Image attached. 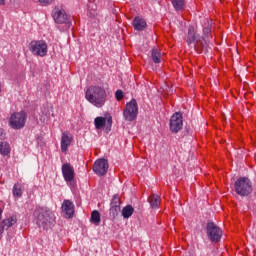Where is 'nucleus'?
Returning <instances> with one entry per match:
<instances>
[{"instance_id":"nucleus-1","label":"nucleus","mask_w":256,"mask_h":256,"mask_svg":"<svg viewBox=\"0 0 256 256\" xmlns=\"http://www.w3.org/2000/svg\"><path fill=\"white\" fill-rule=\"evenodd\" d=\"M85 97L95 107H103L106 103L107 92L105 87H101V85H90L86 89Z\"/></svg>"},{"instance_id":"nucleus-2","label":"nucleus","mask_w":256,"mask_h":256,"mask_svg":"<svg viewBox=\"0 0 256 256\" xmlns=\"http://www.w3.org/2000/svg\"><path fill=\"white\" fill-rule=\"evenodd\" d=\"M34 216L37 218V225L44 230H48L56 220L55 213L49 208H38L35 210Z\"/></svg>"},{"instance_id":"nucleus-3","label":"nucleus","mask_w":256,"mask_h":256,"mask_svg":"<svg viewBox=\"0 0 256 256\" xmlns=\"http://www.w3.org/2000/svg\"><path fill=\"white\" fill-rule=\"evenodd\" d=\"M28 114L26 111H13L9 116V125L12 129H22L26 125Z\"/></svg>"},{"instance_id":"nucleus-4","label":"nucleus","mask_w":256,"mask_h":256,"mask_svg":"<svg viewBox=\"0 0 256 256\" xmlns=\"http://www.w3.org/2000/svg\"><path fill=\"white\" fill-rule=\"evenodd\" d=\"M252 189V182L249 178H239V180L235 182V192L239 196H249Z\"/></svg>"},{"instance_id":"nucleus-5","label":"nucleus","mask_w":256,"mask_h":256,"mask_svg":"<svg viewBox=\"0 0 256 256\" xmlns=\"http://www.w3.org/2000/svg\"><path fill=\"white\" fill-rule=\"evenodd\" d=\"M29 49L33 55L45 57L48 53V44L43 40H33L29 43Z\"/></svg>"},{"instance_id":"nucleus-6","label":"nucleus","mask_w":256,"mask_h":256,"mask_svg":"<svg viewBox=\"0 0 256 256\" xmlns=\"http://www.w3.org/2000/svg\"><path fill=\"white\" fill-rule=\"evenodd\" d=\"M123 115L127 121H133L138 115V103L136 99H131L123 110Z\"/></svg>"},{"instance_id":"nucleus-7","label":"nucleus","mask_w":256,"mask_h":256,"mask_svg":"<svg viewBox=\"0 0 256 256\" xmlns=\"http://www.w3.org/2000/svg\"><path fill=\"white\" fill-rule=\"evenodd\" d=\"M207 236L211 242H219L223 236V232L219 226L214 224V222H209L207 224Z\"/></svg>"},{"instance_id":"nucleus-8","label":"nucleus","mask_w":256,"mask_h":256,"mask_svg":"<svg viewBox=\"0 0 256 256\" xmlns=\"http://www.w3.org/2000/svg\"><path fill=\"white\" fill-rule=\"evenodd\" d=\"M52 17L55 23H64L66 27H70L69 15H67L63 7H55L52 11Z\"/></svg>"},{"instance_id":"nucleus-9","label":"nucleus","mask_w":256,"mask_h":256,"mask_svg":"<svg viewBox=\"0 0 256 256\" xmlns=\"http://www.w3.org/2000/svg\"><path fill=\"white\" fill-rule=\"evenodd\" d=\"M183 127L182 113L176 112L170 117V130L174 133H178Z\"/></svg>"},{"instance_id":"nucleus-10","label":"nucleus","mask_w":256,"mask_h":256,"mask_svg":"<svg viewBox=\"0 0 256 256\" xmlns=\"http://www.w3.org/2000/svg\"><path fill=\"white\" fill-rule=\"evenodd\" d=\"M109 169V164L105 158H100V160H96L93 166V170L97 175H105Z\"/></svg>"},{"instance_id":"nucleus-11","label":"nucleus","mask_w":256,"mask_h":256,"mask_svg":"<svg viewBox=\"0 0 256 256\" xmlns=\"http://www.w3.org/2000/svg\"><path fill=\"white\" fill-rule=\"evenodd\" d=\"M73 143V135L69 131H63L61 135V151L67 153L69 146Z\"/></svg>"},{"instance_id":"nucleus-12","label":"nucleus","mask_w":256,"mask_h":256,"mask_svg":"<svg viewBox=\"0 0 256 256\" xmlns=\"http://www.w3.org/2000/svg\"><path fill=\"white\" fill-rule=\"evenodd\" d=\"M62 212L66 218H73L75 214V206L71 200H64L62 204Z\"/></svg>"},{"instance_id":"nucleus-13","label":"nucleus","mask_w":256,"mask_h":256,"mask_svg":"<svg viewBox=\"0 0 256 256\" xmlns=\"http://www.w3.org/2000/svg\"><path fill=\"white\" fill-rule=\"evenodd\" d=\"M62 173L65 181H73L75 177V170L71 164H63Z\"/></svg>"},{"instance_id":"nucleus-14","label":"nucleus","mask_w":256,"mask_h":256,"mask_svg":"<svg viewBox=\"0 0 256 256\" xmlns=\"http://www.w3.org/2000/svg\"><path fill=\"white\" fill-rule=\"evenodd\" d=\"M120 204H121V202H120L119 196H114L112 198L111 208H110V215L113 216V218L118 216V214L121 210Z\"/></svg>"},{"instance_id":"nucleus-15","label":"nucleus","mask_w":256,"mask_h":256,"mask_svg":"<svg viewBox=\"0 0 256 256\" xmlns=\"http://www.w3.org/2000/svg\"><path fill=\"white\" fill-rule=\"evenodd\" d=\"M17 222L16 216H9V218H6L3 220L1 226H0V240L2 238V234L5 229L11 228V226H14Z\"/></svg>"},{"instance_id":"nucleus-16","label":"nucleus","mask_w":256,"mask_h":256,"mask_svg":"<svg viewBox=\"0 0 256 256\" xmlns=\"http://www.w3.org/2000/svg\"><path fill=\"white\" fill-rule=\"evenodd\" d=\"M106 121H107V123H109L111 125L112 117H103V116L95 117L94 125H95L96 129H103V127H105V125H106Z\"/></svg>"},{"instance_id":"nucleus-17","label":"nucleus","mask_w":256,"mask_h":256,"mask_svg":"<svg viewBox=\"0 0 256 256\" xmlns=\"http://www.w3.org/2000/svg\"><path fill=\"white\" fill-rule=\"evenodd\" d=\"M133 27L137 31H143L147 27V21L143 19V17H140V16L135 17L133 19Z\"/></svg>"},{"instance_id":"nucleus-18","label":"nucleus","mask_w":256,"mask_h":256,"mask_svg":"<svg viewBox=\"0 0 256 256\" xmlns=\"http://www.w3.org/2000/svg\"><path fill=\"white\" fill-rule=\"evenodd\" d=\"M12 151V147L8 141H1L0 143V154L3 157H10V153Z\"/></svg>"},{"instance_id":"nucleus-19","label":"nucleus","mask_w":256,"mask_h":256,"mask_svg":"<svg viewBox=\"0 0 256 256\" xmlns=\"http://www.w3.org/2000/svg\"><path fill=\"white\" fill-rule=\"evenodd\" d=\"M196 39H197V33H196V31H195V27L190 26V27L188 28V37H187V41H188L189 44H190V43H195Z\"/></svg>"},{"instance_id":"nucleus-20","label":"nucleus","mask_w":256,"mask_h":256,"mask_svg":"<svg viewBox=\"0 0 256 256\" xmlns=\"http://www.w3.org/2000/svg\"><path fill=\"white\" fill-rule=\"evenodd\" d=\"M90 221L92 224H95V226H99V224H101V214L98 210H94L92 212Z\"/></svg>"},{"instance_id":"nucleus-21","label":"nucleus","mask_w":256,"mask_h":256,"mask_svg":"<svg viewBox=\"0 0 256 256\" xmlns=\"http://www.w3.org/2000/svg\"><path fill=\"white\" fill-rule=\"evenodd\" d=\"M41 112H42V115H44L43 121H46V119H49L51 115H53V107L50 105H47V107H43L41 109Z\"/></svg>"},{"instance_id":"nucleus-22","label":"nucleus","mask_w":256,"mask_h":256,"mask_svg":"<svg viewBox=\"0 0 256 256\" xmlns=\"http://www.w3.org/2000/svg\"><path fill=\"white\" fill-rule=\"evenodd\" d=\"M23 193L22 184H14L12 194L15 198H21Z\"/></svg>"},{"instance_id":"nucleus-23","label":"nucleus","mask_w":256,"mask_h":256,"mask_svg":"<svg viewBox=\"0 0 256 256\" xmlns=\"http://www.w3.org/2000/svg\"><path fill=\"white\" fill-rule=\"evenodd\" d=\"M149 202L152 208H158L161 204V198L160 196H157L156 194H154L149 198Z\"/></svg>"},{"instance_id":"nucleus-24","label":"nucleus","mask_w":256,"mask_h":256,"mask_svg":"<svg viewBox=\"0 0 256 256\" xmlns=\"http://www.w3.org/2000/svg\"><path fill=\"white\" fill-rule=\"evenodd\" d=\"M152 59L154 63H161L162 55L160 49L154 48L152 49Z\"/></svg>"},{"instance_id":"nucleus-25","label":"nucleus","mask_w":256,"mask_h":256,"mask_svg":"<svg viewBox=\"0 0 256 256\" xmlns=\"http://www.w3.org/2000/svg\"><path fill=\"white\" fill-rule=\"evenodd\" d=\"M172 5L176 11H181L185 8L186 3L185 0H172Z\"/></svg>"},{"instance_id":"nucleus-26","label":"nucleus","mask_w":256,"mask_h":256,"mask_svg":"<svg viewBox=\"0 0 256 256\" xmlns=\"http://www.w3.org/2000/svg\"><path fill=\"white\" fill-rule=\"evenodd\" d=\"M133 213H134V208H132V206H126L122 210L123 218H130Z\"/></svg>"},{"instance_id":"nucleus-27","label":"nucleus","mask_w":256,"mask_h":256,"mask_svg":"<svg viewBox=\"0 0 256 256\" xmlns=\"http://www.w3.org/2000/svg\"><path fill=\"white\" fill-rule=\"evenodd\" d=\"M116 99L118 101H120L121 99H123L124 97V93L122 91V89H117L116 93H115Z\"/></svg>"},{"instance_id":"nucleus-28","label":"nucleus","mask_w":256,"mask_h":256,"mask_svg":"<svg viewBox=\"0 0 256 256\" xmlns=\"http://www.w3.org/2000/svg\"><path fill=\"white\" fill-rule=\"evenodd\" d=\"M40 5H50V3L53 2V0H38Z\"/></svg>"},{"instance_id":"nucleus-29","label":"nucleus","mask_w":256,"mask_h":256,"mask_svg":"<svg viewBox=\"0 0 256 256\" xmlns=\"http://www.w3.org/2000/svg\"><path fill=\"white\" fill-rule=\"evenodd\" d=\"M5 137H6V134L4 132V129H0V141L2 142L3 139H5Z\"/></svg>"},{"instance_id":"nucleus-30","label":"nucleus","mask_w":256,"mask_h":256,"mask_svg":"<svg viewBox=\"0 0 256 256\" xmlns=\"http://www.w3.org/2000/svg\"><path fill=\"white\" fill-rule=\"evenodd\" d=\"M5 3H6V0H0V7H1L2 5H5Z\"/></svg>"},{"instance_id":"nucleus-31","label":"nucleus","mask_w":256,"mask_h":256,"mask_svg":"<svg viewBox=\"0 0 256 256\" xmlns=\"http://www.w3.org/2000/svg\"><path fill=\"white\" fill-rule=\"evenodd\" d=\"M211 29H209V27H207V29H204V33H210Z\"/></svg>"},{"instance_id":"nucleus-32","label":"nucleus","mask_w":256,"mask_h":256,"mask_svg":"<svg viewBox=\"0 0 256 256\" xmlns=\"http://www.w3.org/2000/svg\"><path fill=\"white\" fill-rule=\"evenodd\" d=\"M3 210L0 209V220H2Z\"/></svg>"},{"instance_id":"nucleus-33","label":"nucleus","mask_w":256,"mask_h":256,"mask_svg":"<svg viewBox=\"0 0 256 256\" xmlns=\"http://www.w3.org/2000/svg\"><path fill=\"white\" fill-rule=\"evenodd\" d=\"M1 91H2V87H1V82H0V93H1Z\"/></svg>"}]
</instances>
